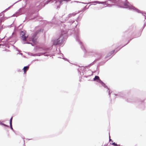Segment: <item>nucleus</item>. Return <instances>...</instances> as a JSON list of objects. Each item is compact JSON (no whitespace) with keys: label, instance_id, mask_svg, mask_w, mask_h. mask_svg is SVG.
<instances>
[{"label":"nucleus","instance_id":"f8f14e48","mask_svg":"<svg viewBox=\"0 0 146 146\" xmlns=\"http://www.w3.org/2000/svg\"><path fill=\"white\" fill-rule=\"evenodd\" d=\"M2 125H3L4 126H6V127H8V126L7 125L4 124H3V123H2L1 124Z\"/></svg>","mask_w":146,"mask_h":146},{"label":"nucleus","instance_id":"1a4fd4ad","mask_svg":"<svg viewBox=\"0 0 146 146\" xmlns=\"http://www.w3.org/2000/svg\"><path fill=\"white\" fill-rule=\"evenodd\" d=\"M59 41V40H58V41H57V42H54L53 43V44L56 45L60 43Z\"/></svg>","mask_w":146,"mask_h":146},{"label":"nucleus","instance_id":"9d476101","mask_svg":"<svg viewBox=\"0 0 146 146\" xmlns=\"http://www.w3.org/2000/svg\"><path fill=\"white\" fill-rule=\"evenodd\" d=\"M98 82L101 84L103 83L102 82L100 79L99 80Z\"/></svg>","mask_w":146,"mask_h":146},{"label":"nucleus","instance_id":"2eb2a0df","mask_svg":"<svg viewBox=\"0 0 146 146\" xmlns=\"http://www.w3.org/2000/svg\"><path fill=\"white\" fill-rule=\"evenodd\" d=\"M1 44H0V46H1Z\"/></svg>","mask_w":146,"mask_h":146},{"label":"nucleus","instance_id":"39448f33","mask_svg":"<svg viewBox=\"0 0 146 146\" xmlns=\"http://www.w3.org/2000/svg\"><path fill=\"white\" fill-rule=\"evenodd\" d=\"M98 3H101L103 4L105 7H106L108 5V4L106 2H102L101 3L98 2Z\"/></svg>","mask_w":146,"mask_h":146},{"label":"nucleus","instance_id":"f257e3e1","mask_svg":"<svg viewBox=\"0 0 146 146\" xmlns=\"http://www.w3.org/2000/svg\"><path fill=\"white\" fill-rule=\"evenodd\" d=\"M124 6L125 8H128L129 9L132 8V7L129 4L128 1H126V2L124 4Z\"/></svg>","mask_w":146,"mask_h":146},{"label":"nucleus","instance_id":"4468645a","mask_svg":"<svg viewBox=\"0 0 146 146\" xmlns=\"http://www.w3.org/2000/svg\"><path fill=\"white\" fill-rule=\"evenodd\" d=\"M1 44H0V46H1Z\"/></svg>","mask_w":146,"mask_h":146},{"label":"nucleus","instance_id":"9b49d317","mask_svg":"<svg viewBox=\"0 0 146 146\" xmlns=\"http://www.w3.org/2000/svg\"><path fill=\"white\" fill-rule=\"evenodd\" d=\"M112 145H114L115 146H117V144L116 143H113L112 144Z\"/></svg>","mask_w":146,"mask_h":146},{"label":"nucleus","instance_id":"423d86ee","mask_svg":"<svg viewBox=\"0 0 146 146\" xmlns=\"http://www.w3.org/2000/svg\"><path fill=\"white\" fill-rule=\"evenodd\" d=\"M12 119H13V117H11V119H10V127H11V128L12 129H13V127H12Z\"/></svg>","mask_w":146,"mask_h":146},{"label":"nucleus","instance_id":"7ed1b4c3","mask_svg":"<svg viewBox=\"0 0 146 146\" xmlns=\"http://www.w3.org/2000/svg\"><path fill=\"white\" fill-rule=\"evenodd\" d=\"M114 52H115V50H113L112 51H111V52H109V53H108L107 54V56H106V57H108L109 56H111L113 53H114Z\"/></svg>","mask_w":146,"mask_h":146},{"label":"nucleus","instance_id":"f03ea898","mask_svg":"<svg viewBox=\"0 0 146 146\" xmlns=\"http://www.w3.org/2000/svg\"><path fill=\"white\" fill-rule=\"evenodd\" d=\"M22 33H23V34H22V36H21V39L23 41H25L27 37H27L25 36V33L23 32V31L22 32Z\"/></svg>","mask_w":146,"mask_h":146},{"label":"nucleus","instance_id":"6e6552de","mask_svg":"<svg viewBox=\"0 0 146 146\" xmlns=\"http://www.w3.org/2000/svg\"><path fill=\"white\" fill-rule=\"evenodd\" d=\"M70 0H60L59 1V2L61 4L64 1H66V2H68L70 1Z\"/></svg>","mask_w":146,"mask_h":146},{"label":"nucleus","instance_id":"ddd939ff","mask_svg":"<svg viewBox=\"0 0 146 146\" xmlns=\"http://www.w3.org/2000/svg\"><path fill=\"white\" fill-rule=\"evenodd\" d=\"M111 141V139H110V141Z\"/></svg>","mask_w":146,"mask_h":146},{"label":"nucleus","instance_id":"20e7f679","mask_svg":"<svg viewBox=\"0 0 146 146\" xmlns=\"http://www.w3.org/2000/svg\"><path fill=\"white\" fill-rule=\"evenodd\" d=\"M29 67V66H25L24 67L23 69L24 73H26V71L28 70Z\"/></svg>","mask_w":146,"mask_h":146},{"label":"nucleus","instance_id":"0eeeda50","mask_svg":"<svg viewBox=\"0 0 146 146\" xmlns=\"http://www.w3.org/2000/svg\"><path fill=\"white\" fill-rule=\"evenodd\" d=\"M100 79L99 77L98 76H96L94 78V81H95L97 80H99Z\"/></svg>","mask_w":146,"mask_h":146}]
</instances>
